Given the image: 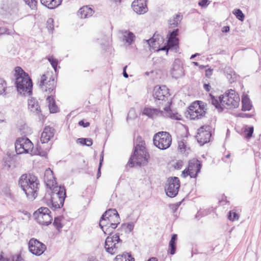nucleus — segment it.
I'll use <instances>...</instances> for the list:
<instances>
[{"label":"nucleus","mask_w":261,"mask_h":261,"mask_svg":"<svg viewBox=\"0 0 261 261\" xmlns=\"http://www.w3.org/2000/svg\"><path fill=\"white\" fill-rule=\"evenodd\" d=\"M18 184L29 199L36 198L40 186L39 181L36 176L23 174L20 177Z\"/></svg>","instance_id":"obj_1"},{"label":"nucleus","mask_w":261,"mask_h":261,"mask_svg":"<svg viewBox=\"0 0 261 261\" xmlns=\"http://www.w3.org/2000/svg\"><path fill=\"white\" fill-rule=\"evenodd\" d=\"M15 85L18 92L24 96L32 94L33 83L29 74L20 67L15 69Z\"/></svg>","instance_id":"obj_2"},{"label":"nucleus","mask_w":261,"mask_h":261,"mask_svg":"<svg viewBox=\"0 0 261 261\" xmlns=\"http://www.w3.org/2000/svg\"><path fill=\"white\" fill-rule=\"evenodd\" d=\"M66 197V191L64 187H55L49 193H46L44 197L47 205L52 210H56L62 207Z\"/></svg>","instance_id":"obj_3"},{"label":"nucleus","mask_w":261,"mask_h":261,"mask_svg":"<svg viewBox=\"0 0 261 261\" xmlns=\"http://www.w3.org/2000/svg\"><path fill=\"white\" fill-rule=\"evenodd\" d=\"M147 162L146 151L142 142L141 144H137L135 147L134 154L130 156L128 164L130 167H133L135 166H141Z\"/></svg>","instance_id":"obj_4"},{"label":"nucleus","mask_w":261,"mask_h":261,"mask_svg":"<svg viewBox=\"0 0 261 261\" xmlns=\"http://www.w3.org/2000/svg\"><path fill=\"white\" fill-rule=\"evenodd\" d=\"M167 103L168 106L164 108V111H160L157 109L146 108L143 110V114L152 118L159 115H162L164 117H169L172 119L181 120V115L177 112H173L170 109V102L168 101Z\"/></svg>","instance_id":"obj_5"},{"label":"nucleus","mask_w":261,"mask_h":261,"mask_svg":"<svg viewBox=\"0 0 261 261\" xmlns=\"http://www.w3.org/2000/svg\"><path fill=\"white\" fill-rule=\"evenodd\" d=\"M240 97L233 90H229L228 92L220 98V102L223 107L231 109L238 108L239 106Z\"/></svg>","instance_id":"obj_6"},{"label":"nucleus","mask_w":261,"mask_h":261,"mask_svg":"<svg viewBox=\"0 0 261 261\" xmlns=\"http://www.w3.org/2000/svg\"><path fill=\"white\" fill-rule=\"evenodd\" d=\"M15 146L17 154L30 153L31 155H34L37 153L33 150V143L28 138H18L16 141Z\"/></svg>","instance_id":"obj_7"},{"label":"nucleus","mask_w":261,"mask_h":261,"mask_svg":"<svg viewBox=\"0 0 261 261\" xmlns=\"http://www.w3.org/2000/svg\"><path fill=\"white\" fill-rule=\"evenodd\" d=\"M172 143V138L170 134L166 132H160L153 137V143L158 148L162 150L168 148Z\"/></svg>","instance_id":"obj_8"},{"label":"nucleus","mask_w":261,"mask_h":261,"mask_svg":"<svg viewBox=\"0 0 261 261\" xmlns=\"http://www.w3.org/2000/svg\"><path fill=\"white\" fill-rule=\"evenodd\" d=\"M40 88L46 94L55 93V81L48 72L43 74L39 81Z\"/></svg>","instance_id":"obj_9"},{"label":"nucleus","mask_w":261,"mask_h":261,"mask_svg":"<svg viewBox=\"0 0 261 261\" xmlns=\"http://www.w3.org/2000/svg\"><path fill=\"white\" fill-rule=\"evenodd\" d=\"M122 240L118 233L112 236H108L105 241V248L106 251L112 255L118 252V249L121 246Z\"/></svg>","instance_id":"obj_10"},{"label":"nucleus","mask_w":261,"mask_h":261,"mask_svg":"<svg viewBox=\"0 0 261 261\" xmlns=\"http://www.w3.org/2000/svg\"><path fill=\"white\" fill-rule=\"evenodd\" d=\"M33 216L38 223L42 225L50 224L53 220L50 210L46 207H41L34 212Z\"/></svg>","instance_id":"obj_11"},{"label":"nucleus","mask_w":261,"mask_h":261,"mask_svg":"<svg viewBox=\"0 0 261 261\" xmlns=\"http://www.w3.org/2000/svg\"><path fill=\"white\" fill-rule=\"evenodd\" d=\"M202 164L200 162L196 159H193L189 161L187 168L185 169L181 174L183 177L189 175L191 178H196L197 174L200 172Z\"/></svg>","instance_id":"obj_12"},{"label":"nucleus","mask_w":261,"mask_h":261,"mask_svg":"<svg viewBox=\"0 0 261 261\" xmlns=\"http://www.w3.org/2000/svg\"><path fill=\"white\" fill-rule=\"evenodd\" d=\"M189 114L191 119H198L203 117L205 114L204 103L201 101L193 102L189 108Z\"/></svg>","instance_id":"obj_13"},{"label":"nucleus","mask_w":261,"mask_h":261,"mask_svg":"<svg viewBox=\"0 0 261 261\" xmlns=\"http://www.w3.org/2000/svg\"><path fill=\"white\" fill-rule=\"evenodd\" d=\"M179 187L180 181L178 177L168 178L165 186L166 195L171 198L175 197L178 194Z\"/></svg>","instance_id":"obj_14"},{"label":"nucleus","mask_w":261,"mask_h":261,"mask_svg":"<svg viewBox=\"0 0 261 261\" xmlns=\"http://www.w3.org/2000/svg\"><path fill=\"white\" fill-rule=\"evenodd\" d=\"M211 132L212 127L208 125L202 126L198 129L196 137L201 145L210 142L212 136Z\"/></svg>","instance_id":"obj_15"},{"label":"nucleus","mask_w":261,"mask_h":261,"mask_svg":"<svg viewBox=\"0 0 261 261\" xmlns=\"http://www.w3.org/2000/svg\"><path fill=\"white\" fill-rule=\"evenodd\" d=\"M119 223L120 217H119L118 222H116V220L112 216L107 219H100L99 226L102 229L103 232L107 234L111 233L112 230L115 229Z\"/></svg>","instance_id":"obj_16"},{"label":"nucleus","mask_w":261,"mask_h":261,"mask_svg":"<svg viewBox=\"0 0 261 261\" xmlns=\"http://www.w3.org/2000/svg\"><path fill=\"white\" fill-rule=\"evenodd\" d=\"M28 245L30 251L37 256L42 254L46 249V246L43 243L34 238L30 240Z\"/></svg>","instance_id":"obj_17"},{"label":"nucleus","mask_w":261,"mask_h":261,"mask_svg":"<svg viewBox=\"0 0 261 261\" xmlns=\"http://www.w3.org/2000/svg\"><path fill=\"white\" fill-rule=\"evenodd\" d=\"M169 95L168 89L166 86H156L153 89V96L154 99L159 100H165V98Z\"/></svg>","instance_id":"obj_18"},{"label":"nucleus","mask_w":261,"mask_h":261,"mask_svg":"<svg viewBox=\"0 0 261 261\" xmlns=\"http://www.w3.org/2000/svg\"><path fill=\"white\" fill-rule=\"evenodd\" d=\"M178 29H177L173 31L172 32H170L169 35L168 36L167 46L162 47L160 50H167V51H168L169 48L176 46L178 43V39L176 37L178 34Z\"/></svg>","instance_id":"obj_19"},{"label":"nucleus","mask_w":261,"mask_h":261,"mask_svg":"<svg viewBox=\"0 0 261 261\" xmlns=\"http://www.w3.org/2000/svg\"><path fill=\"white\" fill-rule=\"evenodd\" d=\"M172 77L178 79L184 75V70L180 60L176 59L173 62L170 70Z\"/></svg>","instance_id":"obj_20"},{"label":"nucleus","mask_w":261,"mask_h":261,"mask_svg":"<svg viewBox=\"0 0 261 261\" xmlns=\"http://www.w3.org/2000/svg\"><path fill=\"white\" fill-rule=\"evenodd\" d=\"M133 10L138 14H142L146 13L148 8L146 0H135L132 4Z\"/></svg>","instance_id":"obj_21"},{"label":"nucleus","mask_w":261,"mask_h":261,"mask_svg":"<svg viewBox=\"0 0 261 261\" xmlns=\"http://www.w3.org/2000/svg\"><path fill=\"white\" fill-rule=\"evenodd\" d=\"M44 181L46 186L51 190V188L57 185L53 172L50 168L45 170L44 175Z\"/></svg>","instance_id":"obj_22"},{"label":"nucleus","mask_w":261,"mask_h":261,"mask_svg":"<svg viewBox=\"0 0 261 261\" xmlns=\"http://www.w3.org/2000/svg\"><path fill=\"white\" fill-rule=\"evenodd\" d=\"M55 134V129L50 127L46 126L41 134L40 141L42 144L48 143L50 140L54 137Z\"/></svg>","instance_id":"obj_23"},{"label":"nucleus","mask_w":261,"mask_h":261,"mask_svg":"<svg viewBox=\"0 0 261 261\" xmlns=\"http://www.w3.org/2000/svg\"><path fill=\"white\" fill-rule=\"evenodd\" d=\"M119 33L122 35L123 40L128 45L132 44L134 41L135 36L132 32L127 30H122L119 31Z\"/></svg>","instance_id":"obj_24"},{"label":"nucleus","mask_w":261,"mask_h":261,"mask_svg":"<svg viewBox=\"0 0 261 261\" xmlns=\"http://www.w3.org/2000/svg\"><path fill=\"white\" fill-rule=\"evenodd\" d=\"M81 18H87L91 17L94 13L93 9L87 6H83L78 12Z\"/></svg>","instance_id":"obj_25"},{"label":"nucleus","mask_w":261,"mask_h":261,"mask_svg":"<svg viewBox=\"0 0 261 261\" xmlns=\"http://www.w3.org/2000/svg\"><path fill=\"white\" fill-rule=\"evenodd\" d=\"M50 95H48L46 98V101L48 105V108L50 113H54L58 111V107L56 104L55 100L53 97L54 93H50Z\"/></svg>","instance_id":"obj_26"},{"label":"nucleus","mask_w":261,"mask_h":261,"mask_svg":"<svg viewBox=\"0 0 261 261\" xmlns=\"http://www.w3.org/2000/svg\"><path fill=\"white\" fill-rule=\"evenodd\" d=\"M28 108L33 113L38 114L40 112V108L38 102L33 98L28 100Z\"/></svg>","instance_id":"obj_27"},{"label":"nucleus","mask_w":261,"mask_h":261,"mask_svg":"<svg viewBox=\"0 0 261 261\" xmlns=\"http://www.w3.org/2000/svg\"><path fill=\"white\" fill-rule=\"evenodd\" d=\"M62 0H40L41 3L49 9H54L62 3Z\"/></svg>","instance_id":"obj_28"},{"label":"nucleus","mask_w":261,"mask_h":261,"mask_svg":"<svg viewBox=\"0 0 261 261\" xmlns=\"http://www.w3.org/2000/svg\"><path fill=\"white\" fill-rule=\"evenodd\" d=\"M113 216L116 220V222L119 220V214L115 209H109L107 211L101 216L100 219H107Z\"/></svg>","instance_id":"obj_29"},{"label":"nucleus","mask_w":261,"mask_h":261,"mask_svg":"<svg viewBox=\"0 0 261 261\" xmlns=\"http://www.w3.org/2000/svg\"><path fill=\"white\" fill-rule=\"evenodd\" d=\"M242 111H249L251 109L252 105L248 95H243L242 97Z\"/></svg>","instance_id":"obj_30"},{"label":"nucleus","mask_w":261,"mask_h":261,"mask_svg":"<svg viewBox=\"0 0 261 261\" xmlns=\"http://www.w3.org/2000/svg\"><path fill=\"white\" fill-rule=\"evenodd\" d=\"M177 235L173 234L169 244V252L171 255L175 254L176 251V241L177 240Z\"/></svg>","instance_id":"obj_31"},{"label":"nucleus","mask_w":261,"mask_h":261,"mask_svg":"<svg viewBox=\"0 0 261 261\" xmlns=\"http://www.w3.org/2000/svg\"><path fill=\"white\" fill-rule=\"evenodd\" d=\"M178 149L182 153H185L186 154L189 153L190 150V148L187 146V143L184 139L178 141Z\"/></svg>","instance_id":"obj_32"},{"label":"nucleus","mask_w":261,"mask_h":261,"mask_svg":"<svg viewBox=\"0 0 261 261\" xmlns=\"http://www.w3.org/2000/svg\"><path fill=\"white\" fill-rule=\"evenodd\" d=\"M210 96L211 102L212 104L215 107V108L218 110L219 112L222 111L223 107L220 102V98L222 97V96H219L218 99H217L212 95H210Z\"/></svg>","instance_id":"obj_33"},{"label":"nucleus","mask_w":261,"mask_h":261,"mask_svg":"<svg viewBox=\"0 0 261 261\" xmlns=\"http://www.w3.org/2000/svg\"><path fill=\"white\" fill-rule=\"evenodd\" d=\"M115 261H135V259L130 254L125 253L117 255Z\"/></svg>","instance_id":"obj_34"},{"label":"nucleus","mask_w":261,"mask_h":261,"mask_svg":"<svg viewBox=\"0 0 261 261\" xmlns=\"http://www.w3.org/2000/svg\"><path fill=\"white\" fill-rule=\"evenodd\" d=\"M64 220V219L62 216H59L55 218L53 224L59 231H60L63 226Z\"/></svg>","instance_id":"obj_35"},{"label":"nucleus","mask_w":261,"mask_h":261,"mask_svg":"<svg viewBox=\"0 0 261 261\" xmlns=\"http://www.w3.org/2000/svg\"><path fill=\"white\" fill-rule=\"evenodd\" d=\"M181 19V16L176 14L172 19L169 20V24L171 28H174L178 25Z\"/></svg>","instance_id":"obj_36"},{"label":"nucleus","mask_w":261,"mask_h":261,"mask_svg":"<svg viewBox=\"0 0 261 261\" xmlns=\"http://www.w3.org/2000/svg\"><path fill=\"white\" fill-rule=\"evenodd\" d=\"M134 223L133 222H130L127 223H123L121 225V228L124 229L125 232L127 233L132 232L134 228Z\"/></svg>","instance_id":"obj_37"},{"label":"nucleus","mask_w":261,"mask_h":261,"mask_svg":"<svg viewBox=\"0 0 261 261\" xmlns=\"http://www.w3.org/2000/svg\"><path fill=\"white\" fill-rule=\"evenodd\" d=\"M77 143L82 145L91 146L93 144L92 140L90 138H79Z\"/></svg>","instance_id":"obj_38"},{"label":"nucleus","mask_w":261,"mask_h":261,"mask_svg":"<svg viewBox=\"0 0 261 261\" xmlns=\"http://www.w3.org/2000/svg\"><path fill=\"white\" fill-rule=\"evenodd\" d=\"M254 128L252 126H245L244 127V135L246 139H250L252 136L253 133Z\"/></svg>","instance_id":"obj_39"},{"label":"nucleus","mask_w":261,"mask_h":261,"mask_svg":"<svg viewBox=\"0 0 261 261\" xmlns=\"http://www.w3.org/2000/svg\"><path fill=\"white\" fill-rule=\"evenodd\" d=\"M3 160L4 166L8 168H10L14 163L13 157L8 154L4 157Z\"/></svg>","instance_id":"obj_40"},{"label":"nucleus","mask_w":261,"mask_h":261,"mask_svg":"<svg viewBox=\"0 0 261 261\" xmlns=\"http://www.w3.org/2000/svg\"><path fill=\"white\" fill-rule=\"evenodd\" d=\"M239 216L235 211H229L228 215V219L231 221H237L239 220Z\"/></svg>","instance_id":"obj_41"},{"label":"nucleus","mask_w":261,"mask_h":261,"mask_svg":"<svg viewBox=\"0 0 261 261\" xmlns=\"http://www.w3.org/2000/svg\"><path fill=\"white\" fill-rule=\"evenodd\" d=\"M48 61L50 62L55 72H57V66L58 65V61L56 59H54L53 56H49L47 58Z\"/></svg>","instance_id":"obj_42"},{"label":"nucleus","mask_w":261,"mask_h":261,"mask_svg":"<svg viewBox=\"0 0 261 261\" xmlns=\"http://www.w3.org/2000/svg\"><path fill=\"white\" fill-rule=\"evenodd\" d=\"M24 2L32 10L37 9V0H24Z\"/></svg>","instance_id":"obj_43"},{"label":"nucleus","mask_w":261,"mask_h":261,"mask_svg":"<svg viewBox=\"0 0 261 261\" xmlns=\"http://www.w3.org/2000/svg\"><path fill=\"white\" fill-rule=\"evenodd\" d=\"M233 14H234L236 17L240 20L243 21L244 19L245 15L240 9H234L233 11Z\"/></svg>","instance_id":"obj_44"},{"label":"nucleus","mask_w":261,"mask_h":261,"mask_svg":"<svg viewBox=\"0 0 261 261\" xmlns=\"http://www.w3.org/2000/svg\"><path fill=\"white\" fill-rule=\"evenodd\" d=\"M7 88V84L6 82L3 79L0 78V95L3 94H6L5 91Z\"/></svg>","instance_id":"obj_45"},{"label":"nucleus","mask_w":261,"mask_h":261,"mask_svg":"<svg viewBox=\"0 0 261 261\" xmlns=\"http://www.w3.org/2000/svg\"><path fill=\"white\" fill-rule=\"evenodd\" d=\"M46 24V28L48 29L49 32L53 33L54 29L53 19L51 18H48Z\"/></svg>","instance_id":"obj_46"},{"label":"nucleus","mask_w":261,"mask_h":261,"mask_svg":"<svg viewBox=\"0 0 261 261\" xmlns=\"http://www.w3.org/2000/svg\"><path fill=\"white\" fill-rule=\"evenodd\" d=\"M137 117L135 113V111L134 109H131L128 113L127 117V121H128L129 119H134Z\"/></svg>","instance_id":"obj_47"},{"label":"nucleus","mask_w":261,"mask_h":261,"mask_svg":"<svg viewBox=\"0 0 261 261\" xmlns=\"http://www.w3.org/2000/svg\"><path fill=\"white\" fill-rule=\"evenodd\" d=\"M9 259H10V261H22V258L20 254H16L13 255L11 257V258H9Z\"/></svg>","instance_id":"obj_48"},{"label":"nucleus","mask_w":261,"mask_h":261,"mask_svg":"<svg viewBox=\"0 0 261 261\" xmlns=\"http://www.w3.org/2000/svg\"><path fill=\"white\" fill-rule=\"evenodd\" d=\"M210 4L208 0H199L198 5L202 8H206Z\"/></svg>","instance_id":"obj_49"},{"label":"nucleus","mask_w":261,"mask_h":261,"mask_svg":"<svg viewBox=\"0 0 261 261\" xmlns=\"http://www.w3.org/2000/svg\"><path fill=\"white\" fill-rule=\"evenodd\" d=\"M103 155H101V158L100 159L99 167H98V171H97V178H99L100 176V175H101L100 168H101V165H102V161H103Z\"/></svg>","instance_id":"obj_50"},{"label":"nucleus","mask_w":261,"mask_h":261,"mask_svg":"<svg viewBox=\"0 0 261 261\" xmlns=\"http://www.w3.org/2000/svg\"><path fill=\"white\" fill-rule=\"evenodd\" d=\"M227 77L230 80V82L231 83L234 81L236 74L233 73V71H230V73L227 74Z\"/></svg>","instance_id":"obj_51"},{"label":"nucleus","mask_w":261,"mask_h":261,"mask_svg":"<svg viewBox=\"0 0 261 261\" xmlns=\"http://www.w3.org/2000/svg\"><path fill=\"white\" fill-rule=\"evenodd\" d=\"M239 115L240 117L242 118H251L253 116V114L247 113H240Z\"/></svg>","instance_id":"obj_52"},{"label":"nucleus","mask_w":261,"mask_h":261,"mask_svg":"<svg viewBox=\"0 0 261 261\" xmlns=\"http://www.w3.org/2000/svg\"><path fill=\"white\" fill-rule=\"evenodd\" d=\"M79 124L80 126H82L84 127H87L89 126L90 123L89 122H85L84 120H81L79 122Z\"/></svg>","instance_id":"obj_53"},{"label":"nucleus","mask_w":261,"mask_h":261,"mask_svg":"<svg viewBox=\"0 0 261 261\" xmlns=\"http://www.w3.org/2000/svg\"><path fill=\"white\" fill-rule=\"evenodd\" d=\"M40 149H41V147L38 146V147H37V150H38V153L42 156L45 155L47 153V151L49 150L48 149H46L45 150L43 151L42 152H41L40 151Z\"/></svg>","instance_id":"obj_54"},{"label":"nucleus","mask_w":261,"mask_h":261,"mask_svg":"<svg viewBox=\"0 0 261 261\" xmlns=\"http://www.w3.org/2000/svg\"><path fill=\"white\" fill-rule=\"evenodd\" d=\"M213 73V70L211 69H208L205 70V76L206 77H210Z\"/></svg>","instance_id":"obj_55"},{"label":"nucleus","mask_w":261,"mask_h":261,"mask_svg":"<svg viewBox=\"0 0 261 261\" xmlns=\"http://www.w3.org/2000/svg\"><path fill=\"white\" fill-rule=\"evenodd\" d=\"M127 67V66L126 65L123 68V75L125 78H127L128 77V75L126 73V71Z\"/></svg>","instance_id":"obj_56"},{"label":"nucleus","mask_w":261,"mask_h":261,"mask_svg":"<svg viewBox=\"0 0 261 261\" xmlns=\"http://www.w3.org/2000/svg\"><path fill=\"white\" fill-rule=\"evenodd\" d=\"M5 31L4 33L8 34V35H12V34H17V33L15 32V31H13L12 32H11L10 31V30L8 29H5Z\"/></svg>","instance_id":"obj_57"},{"label":"nucleus","mask_w":261,"mask_h":261,"mask_svg":"<svg viewBox=\"0 0 261 261\" xmlns=\"http://www.w3.org/2000/svg\"><path fill=\"white\" fill-rule=\"evenodd\" d=\"M229 31V27L228 26H224L222 28V32L227 33Z\"/></svg>","instance_id":"obj_58"},{"label":"nucleus","mask_w":261,"mask_h":261,"mask_svg":"<svg viewBox=\"0 0 261 261\" xmlns=\"http://www.w3.org/2000/svg\"><path fill=\"white\" fill-rule=\"evenodd\" d=\"M203 88L206 91H210L211 86L208 84H204L203 85Z\"/></svg>","instance_id":"obj_59"},{"label":"nucleus","mask_w":261,"mask_h":261,"mask_svg":"<svg viewBox=\"0 0 261 261\" xmlns=\"http://www.w3.org/2000/svg\"><path fill=\"white\" fill-rule=\"evenodd\" d=\"M88 261H99V260L94 256H90L88 258Z\"/></svg>","instance_id":"obj_60"},{"label":"nucleus","mask_w":261,"mask_h":261,"mask_svg":"<svg viewBox=\"0 0 261 261\" xmlns=\"http://www.w3.org/2000/svg\"><path fill=\"white\" fill-rule=\"evenodd\" d=\"M148 44H149V46H151V45H153V43L154 42V40L153 39H149L148 41Z\"/></svg>","instance_id":"obj_61"},{"label":"nucleus","mask_w":261,"mask_h":261,"mask_svg":"<svg viewBox=\"0 0 261 261\" xmlns=\"http://www.w3.org/2000/svg\"><path fill=\"white\" fill-rule=\"evenodd\" d=\"M0 261H10V259H9V258L8 259H5V258H3L2 256V255H1Z\"/></svg>","instance_id":"obj_62"},{"label":"nucleus","mask_w":261,"mask_h":261,"mask_svg":"<svg viewBox=\"0 0 261 261\" xmlns=\"http://www.w3.org/2000/svg\"><path fill=\"white\" fill-rule=\"evenodd\" d=\"M179 205H180V203L174 204L173 205L172 208H174L175 210H176L177 208V207L179 206Z\"/></svg>","instance_id":"obj_63"},{"label":"nucleus","mask_w":261,"mask_h":261,"mask_svg":"<svg viewBox=\"0 0 261 261\" xmlns=\"http://www.w3.org/2000/svg\"><path fill=\"white\" fill-rule=\"evenodd\" d=\"M147 261H158V260L155 257H151L150 259H149Z\"/></svg>","instance_id":"obj_64"}]
</instances>
